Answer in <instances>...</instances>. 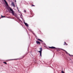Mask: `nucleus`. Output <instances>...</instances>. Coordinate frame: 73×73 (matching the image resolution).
<instances>
[{"mask_svg": "<svg viewBox=\"0 0 73 73\" xmlns=\"http://www.w3.org/2000/svg\"><path fill=\"white\" fill-rule=\"evenodd\" d=\"M17 9H18V11H19V8H18V7H17Z\"/></svg>", "mask_w": 73, "mask_h": 73, "instance_id": "nucleus-13", "label": "nucleus"}, {"mask_svg": "<svg viewBox=\"0 0 73 73\" xmlns=\"http://www.w3.org/2000/svg\"><path fill=\"white\" fill-rule=\"evenodd\" d=\"M10 11H11V13L13 14V15H14V16H15L16 17H17V14L14 13V11H13V9H11V8H10Z\"/></svg>", "mask_w": 73, "mask_h": 73, "instance_id": "nucleus-1", "label": "nucleus"}, {"mask_svg": "<svg viewBox=\"0 0 73 73\" xmlns=\"http://www.w3.org/2000/svg\"><path fill=\"white\" fill-rule=\"evenodd\" d=\"M3 63H4V64H7V62H3Z\"/></svg>", "mask_w": 73, "mask_h": 73, "instance_id": "nucleus-12", "label": "nucleus"}, {"mask_svg": "<svg viewBox=\"0 0 73 73\" xmlns=\"http://www.w3.org/2000/svg\"><path fill=\"white\" fill-rule=\"evenodd\" d=\"M24 23L25 25L27 26V27H29V25H28V24L27 23H25V22H24Z\"/></svg>", "mask_w": 73, "mask_h": 73, "instance_id": "nucleus-3", "label": "nucleus"}, {"mask_svg": "<svg viewBox=\"0 0 73 73\" xmlns=\"http://www.w3.org/2000/svg\"><path fill=\"white\" fill-rule=\"evenodd\" d=\"M49 48H52V49H55V48H56V47L53 46H52L51 47H50Z\"/></svg>", "mask_w": 73, "mask_h": 73, "instance_id": "nucleus-5", "label": "nucleus"}, {"mask_svg": "<svg viewBox=\"0 0 73 73\" xmlns=\"http://www.w3.org/2000/svg\"><path fill=\"white\" fill-rule=\"evenodd\" d=\"M25 12H26V11L25 10L24 11Z\"/></svg>", "mask_w": 73, "mask_h": 73, "instance_id": "nucleus-15", "label": "nucleus"}, {"mask_svg": "<svg viewBox=\"0 0 73 73\" xmlns=\"http://www.w3.org/2000/svg\"><path fill=\"white\" fill-rule=\"evenodd\" d=\"M11 5H12V6H13V7H15V4H14V3L13 2L12 3Z\"/></svg>", "mask_w": 73, "mask_h": 73, "instance_id": "nucleus-4", "label": "nucleus"}, {"mask_svg": "<svg viewBox=\"0 0 73 73\" xmlns=\"http://www.w3.org/2000/svg\"><path fill=\"white\" fill-rule=\"evenodd\" d=\"M38 40H39V41H42L41 40L39 39H38Z\"/></svg>", "mask_w": 73, "mask_h": 73, "instance_id": "nucleus-10", "label": "nucleus"}, {"mask_svg": "<svg viewBox=\"0 0 73 73\" xmlns=\"http://www.w3.org/2000/svg\"><path fill=\"white\" fill-rule=\"evenodd\" d=\"M4 1L5 2L6 4L7 5H8V3H7V1H6L5 0H4Z\"/></svg>", "mask_w": 73, "mask_h": 73, "instance_id": "nucleus-6", "label": "nucleus"}, {"mask_svg": "<svg viewBox=\"0 0 73 73\" xmlns=\"http://www.w3.org/2000/svg\"><path fill=\"white\" fill-rule=\"evenodd\" d=\"M32 6H35L34 5H32Z\"/></svg>", "mask_w": 73, "mask_h": 73, "instance_id": "nucleus-17", "label": "nucleus"}, {"mask_svg": "<svg viewBox=\"0 0 73 73\" xmlns=\"http://www.w3.org/2000/svg\"><path fill=\"white\" fill-rule=\"evenodd\" d=\"M33 33V35H35V34L34 33Z\"/></svg>", "mask_w": 73, "mask_h": 73, "instance_id": "nucleus-16", "label": "nucleus"}, {"mask_svg": "<svg viewBox=\"0 0 73 73\" xmlns=\"http://www.w3.org/2000/svg\"><path fill=\"white\" fill-rule=\"evenodd\" d=\"M64 43H65V44H64V45L65 44L66 45H68V44H67V43H66L65 42H64Z\"/></svg>", "mask_w": 73, "mask_h": 73, "instance_id": "nucleus-8", "label": "nucleus"}, {"mask_svg": "<svg viewBox=\"0 0 73 73\" xmlns=\"http://www.w3.org/2000/svg\"><path fill=\"white\" fill-rule=\"evenodd\" d=\"M5 16H3V15L1 16V18H3V17H5Z\"/></svg>", "mask_w": 73, "mask_h": 73, "instance_id": "nucleus-9", "label": "nucleus"}, {"mask_svg": "<svg viewBox=\"0 0 73 73\" xmlns=\"http://www.w3.org/2000/svg\"><path fill=\"white\" fill-rule=\"evenodd\" d=\"M9 60H13V59H10Z\"/></svg>", "mask_w": 73, "mask_h": 73, "instance_id": "nucleus-14", "label": "nucleus"}, {"mask_svg": "<svg viewBox=\"0 0 73 73\" xmlns=\"http://www.w3.org/2000/svg\"><path fill=\"white\" fill-rule=\"evenodd\" d=\"M40 51H38V52H39V53H40V56L42 57V48H40Z\"/></svg>", "mask_w": 73, "mask_h": 73, "instance_id": "nucleus-2", "label": "nucleus"}, {"mask_svg": "<svg viewBox=\"0 0 73 73\" xmlns=\"http://www.w3.org/2000/svg\"><path fill=\"white\" fill-rule=\"evenodd\" d=\"M36 43H37V44H40V42H38V41H36Z\"/></svg>", "mask_w": 73, "mask_h": 73, "instance_id": "nucleus-7", "label": "nucleus"}, {"mask_svg": "<svg viewBox=\"0 0 73 73\" xmlns=\"http://www.w3.org/2000/svg\"><path fill=\"white\" fill-rule=\"evenodd\" d=\"M61 73H65V72H64V71H62Z\"/></svg>", "mask_w": 73, "mask_h": 73, "instance_id": "nucleus-11", "label": "nucleus"}]
</instances>
